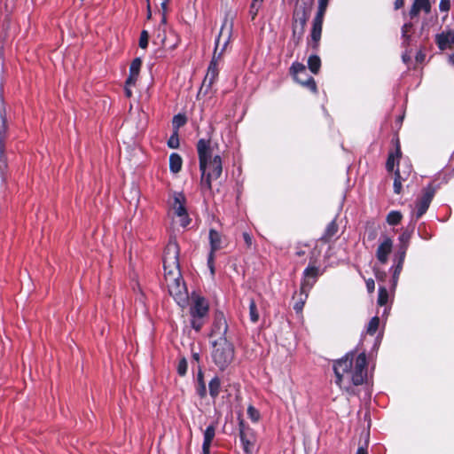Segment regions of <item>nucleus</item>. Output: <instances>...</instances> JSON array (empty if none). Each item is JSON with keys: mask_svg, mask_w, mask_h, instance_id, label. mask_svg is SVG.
I'll list each match as a JSON object with an SVG mask.
<instances>
[{"mask_svg": "<svg viewBox=\"0 0 454 454\" xmlns=\"http://www.w3.org/2000/svg\"><path fill=\"white\" fill-rule=\"evenodd\" d=\"M164 278L169 294L178 302L187 298V292L182 281L179 268V247L176 241H169L163 256Z\"/></svg>", "mask_w": 454, "mask_h": 454, "instance_id": "obj_1", "label": "nucleus"}, {"mask_svg": "<svg viewBox=\"0 0 454 454\" xmlns=\"http://www.w3.org/2000/svg\"><path fill=\"white\" fill-rule=\"evenodd\" d=\"M197 151L201 171V187L211 190L212 181L219 178L223 172L221 156L215 153V147L210 141L205 139L199 140Z\"/></svg>", "mask_w": 454, "mask_h": 454, "instance_id": "obj_2", "label": "nucleus"}, {"mask_svg": "<svg viewBox=\"0 0 454 454\" xmlns=\"http://www.w3.org/2000/svg\"><path fill=\"white\" fill-rule=\"evenodd\" d=\"M333 371L336 383L340 386L344 379L349 380L354 385L364 383L367 377V361L364 353L355 357L353 352L334 362Z\"/></svg>", "mask_w": 454, "mask_h": 454, "instance_id": "obj_3", "label": "nucleus"}, {"mask_svg": "<svg viewBox=\"0 0 454 454\" xmlns=\"http://www.w3.org/2000/svg\"><path fill=\"white\" fill-rule=\"evenodd\" d=\"M231 26L229 28L226 27V23L222 26L220 34L215 42V48L213 55V59L209 64L207 68V74L203 80L202 85L199 91V94L207 93V91L211 89L215 81L216 80L219 70L217 67L218 61L221 59L223 53L225 51V48L229 43L230 35H231Z\"/></svg>", "mask_w": 454, "mask_h": 454, "instance_id": "obj_4", "label": "nucleus"}, {"mask_svg": "<svg viewBox=\"0 0 454 454\" xmlns=\"http://www.w3.org/2000/svg\"><path fill=\"white\" fill-rule=\"evenodd\" d=\"M313 0H296L292 18V41L299 45L313 7Z\"/></svg>", "mask_w": 454, "mask_h": 454, "instance_id": "obj_5", "label": "nucleus"}, {"mask_svg": "<svg viewBox=\"0 0 454 454\" xmlns=\"http://www.w3.org/2000/svg\"><path fill=\"white\" fill-rule=\"evenodd\" d=\"M212 358L220 370L226 369L234 359V347L227 339L212 340Z\"/></svg>", "mask_w": 454, "mask_h": 454, "instance_id": "obj_6", "label": "nucleus"}, {"mask_svg": "<svg viewBox=\"0 0 454 454\" xmlns=\"http://www.w3.org/2000/svg\"><path fill=\"white\" fill-rule=\"evenodd\" d=\"M208 309V303L203 297H192L190 307V315L192 317L191 324L192 327L197 332H199L205 324Z\"/></svg>", "mask_w": 454, "mask_h": 454, "instance_id": "obj_7", "label": "nucleus"}, {"mask_svg": "<svg viewBox=\"0 0 454 454\" xmlns=\"http://www.w3.org/2000/svg\"><path fill=\"white\" fill-rule=\"evenodd\" d=\"M328 2L329 0H318V9L312 21L310 38L308 43L315 50L317 49L321 39L323 20Z\"/></svg>", "mask_w": 454, "mask_h": 454, "instance_id": "obj_8", "label": "nucleus"}, {"mask_svg": "<svg viewBox=\"0 0 454 454\" xmlns=\"http://www.w3.org/2000/svg\"><path fill=\"white\" fill-rule=\"evenodd\" d=\"M184 205L185 198L184 194L175 193L173 201L170 205V212L174 216L177 217L178 223L183 228L186 227L190 223V218Z\"/></svg>", "mask_w": 454, "mask_h": 454, "instance_id": "obj_9", "label": "nucleus"}, {"mask_svg": "<svg viewBox=\"0 0 454 454\" xmlns=\"http://www.w3.org/2000/svg\"><path fill=\"white\" fill-rule=\"evenodd\" d=\"M290 73L294 79L301 83L302 86L307 87L311 91H317V84L313 77L308 76L306 67L299 62H295L290 68Z\"/></svg>", "mask_w": 454, "mask_h": 454, "instance_id": "obj_10", "label": "nucleus"}, {"mask_svg": "<svg viewBox=\"0 0 454 454\" xmlns=\"http://www.w3.org/2000/svg\"><path fill=\"white\" fill-rule=\"evenodd\" d=\"M435 193V190L432 185H428L423 189L422 195L419 198L416 207L417 218L422 216L427 210L434 196Z\"/></svg>", "mask_w": 454, "mask_h": 454, "instance_id": "obj_11", "label": "nucleus"}, {"mask_svg": "<svg viewBox=\"0 0 454 454\" xmlns=\"http://www.w3.org/2000/svg\"><path fill=\"white\" fill-rule=\"evenodd\" d=\"M319 275V269L316 266H309L303 272V281L301 283V294H305V298H308V293L313 285L317 281V278Z\"/></svg>", "mask_w": 454, "mask_h": 454, "instance_id": "obj_12", "label": "nucleus"}, {"mask_svg": "<svg viewBox=\"0 0 454 454\" xmlns=\"http://www.w3.org/2000/svg\"><path fill=\"white\" fill-rule=\"evenodd\" d=\"M228 331V325L226 319L222 314L216 315L213 323L210 338L215 339H227L225 334Z\"/></svg>", "mask_w": 454, "mask_h": 454, "instance_id": "obj_13", "label": "nucleus"}, {"mask_svg": "<svg viewBox=\"0 0 454 454\" xmlns=\"http://www.w3.org/2000/svg\"><path fill=\"white\" fill-rule=\"evenodd\" d=\"M432 5L430 0H413L411 7L409 11L411 20L417 18L420 12L428 14L431 12Z\"/></svg>", "mask_w": 454, "mask_h": 454, "instance_id": "obj_14", "label": "nucleus"}, {"mask_svg": "<svg viewBox=\"0 0 454 454\" xmlns=\"http://www.w3.org/2000/svg\"><path fill=\"white\" fill-rule=\"evenodd\" d=\"M435 43L438 48L442 51L454 47V31L448 30L436 35Z\"/></svg>", "mask_w": 454, "mask_h": 454, "instance_id": "obj_15", "label": "nucleus"}, {"mask_svg": "<svg viewBox=\"0 0 454 454\" xmlns=\"http://www.w3.org/2000/svg\"><path fill=\"white\" fill-rule=\"evenodd\" d=\"M239 436L243 445V450L247 454H252L254 446V439L253 435H249L245 429L243 421L239 423Z\"/></svg>", "mask_w": 454, "mask_h": 454, "instance_id": "obj_16", "label": "nucleus"}, {"mask_svg": "<svg viewBox=\"0 0 454 454\" xmlns=\"http://www.w3.org/2000/svg\"><path fill=\"white\" fill-rule=\"evenodd\" d=\"M392 240L389 238L386 237L383 242L379 246L376 253V256L380 262H387L388 254L392 251Z\"/></svg>", "mask_w": 454, "mask_h": 454, "instance_id": "obj_17", "label": "nucleus"}, {"mask_svg": "<svg viewBox=\"0 0 454 454\" xmlns=\"http://www.w3.org/2000/svg\"><path fill=\"white\" fill-rule=\"evenodd\" d=\"M141 65H142V60L140 59V58H136L131 62L130 67H129V75L128 79L126 80V84L128 86L135 85V83L137 80L138 74H139Z\"/></svg>", "mask_w": 454, "mask_h": 454, "instance_id": "obj_18", "label": "nucleus"}, {"mask_svg": "<svg viewBox=\"0 0 454 454\" xmlns=\"http://www.w3.org/2000/svg\"><path fill=\"white\" fill-rule=\"evenodd\" d=\"M215 425H210L206 428L202 445L203 454H210V446L215 435Z\"/></svg>", "mask_w": 454, "mask_h": 454, "instance_id": "obj_19", "label": "nucleus"}, {"mask_svg": "<svg viewBox=\"0 0 454 454\" xmlns=\"http://www.w3.org/2000/svg\"><path fill=\"white\" fill-rule=\"evenodd\" d=\"M209 240H210V254H214L222 248V238L220 233H218L215 230H210L209 231Z\"/></svg>", "mask_w": 454, "mask_h": 454, "instance_id": "obj_20", "label": "nucleus"}, {"mask_svg": "<svg viewBox=\"0 0 454 454\" xmlns=\"http://www.w3.org/2000/svg\"><path fill=\"white\" fill-rule=\"evenodd\" d=\"M338 225L335 221H332L326 227L325 233L320 238V240L324 243H327L332 240V239L337 234L338 232Z\"/></svg>", "mask_w": 454, "mask_h": 454, "instance_id": "obj_21", "label": "nucleus"}, {"mask_svg": "<svg viewBox=\"0 0 454 454\" xmlns=\"http://www.w3.org/2000/svg\"><path fill=\"white\" fill-rule=\"evenodd\" d=\"M183 160L179 154L172 153L169 157V168L173 173H178L182 168Z\"/></svg>", "mask_w": 454, "mask_h": 454, "instance_id": "obj_22", "label": "nucleus"}, {"mask_svg": "<svg viewBox=\"0 0 454 454\" xmlns=\"http://www.w3.org/2000/svg\"><path fill=\"white\" fill-rule=\"evenodd\" d=\"M165 33H166V15H162L161 24L160 25V27L158 28L157 38L160 40L161 43L165 47H167V46L174 47L175 44L171 45V44L167 43V38H166Z\"/></svg>", "mask_w": 454, "mask_h": 454, "instance_id": "obj_23", "label": "nucleus"}, {"mask_svg": "<svg viewBox=\"0 0 454 454\" xmlns=\"http://www.w3.org/2000/svg\"><path fill=\"white\" fill-rule=\"evenodd\" d=\"M220 387H221L220 379L218 377H214L208 384L209 395H211V397L215 398L218 396V395L220 393Z\"/></svg>", "mask_w": 454, "mask_h": 454, "instance_id": "obj_24", "label": "nucleus"}, {"mask_svg": "<svg viewBox=\"0 0 454 454\" xmlns=\"http://www.w3.org/2000/svg\"><path fill=\"white\" fill-rule=\"evenodd\" d=\"M308 67L313 74H317L321 67L320 58L317 55L310 56L308 59Z\"/></svg>", "mask_w": 454, "mask_h": 454, "instance_id": "obj_25", "label": "nucleus"}, {"mask_svg": "<svg viewBox=\"0 0 454 454\" xmlns=\"http://www.w3.org/2000/svg\"><path fill=\"white\" fill-rule=\"evenodd\" d=\"M197 392H198V395L201 398L205 397L207 395V387H206V384H205V381L203 379V373L200 370L199 371V373H198Z\"/></svg>", "mask_w": 454, "mask_h": 454, "instance_id": "obj_26", "label": "nucleus"}, {"mask_svg": "<svg viewBox=\"0 0 454 454\" xmlns=\"http://www.w3.org/2000/svg\"><path fill=\"white\" fill-rule=\"evenodd\" d=\"M263 0H253L249 7V15L254 20L258 14L259 10L262 6Z\"/></svg>", "mask_w": 454, "mask_h": 454, "instance_id": "obj_27", "label": "nucleus"}, {"mask_svg": "<svg viewBox=\"0 0 454 454\" xmlns=\"http://www.w3.org/2000/svg\"><path fill=\"white\" fill-rule=\"evenodd\" d=\"M402 214L399 211H391L387 216V222L390 225H396L402 220Z\"/></svg>", "mask_w": 454, "mask_h": 454, "instance_id": "obj_28", "label": "nucleus"}, {"mask_svg": "<svg viewBox=\"0 0 454 454\" xmlns=\"http://www.w3.org/2000/svg\"><path fill=\"white\" fill-rule=\"evenodd\" d=\"M249 316H250V320L253 323H257L258 322L259 317H259V312H258L255 301L253 299L249 302Z\"/></svg>", "mask_w": 454, "mask_h": 454, "instance_id": "obj_29", "label": "nucleus"}, {"mask_svg": "<svg viewBox=\"0 0 454 454\" xmlns=\"http://www.w3.org/2000/svg\"><path fill=\"white\" fill-rule=\"evenodd\" d=\"M405 178L402 176L399 170H396L395 173V181H394V191L395 193L399 194L402 191V181Z\"/></svg>", "mask_w": 454, "mask_h": 454, "instance_id": "obj_30", "label": "nucleus"}, {"mask_svg": "<svg viewBox=\"0 0 454 454\" xmlns=\"http://www.w3.org/2000/svg\"><path fill=\"white\" fill-rule=\"evenodd\" d=\"M379 325L380 318L378 317H372L368 324L367 333L371 335H373L377 332Z\"/></svg>", "mask_w": 454, "mask_h": 454, "instance_id": "obj_31", "label": "nucleus"}, {"mask_svg": "<svg viewBox=\"0 0 454 454\" xmlns=\"http://www.w3.org/2000/svg\"><path fill=\"white\" fill-rule=\"evenodd\" d=\"M388 301V293L385 287H380L379 289V297H378V304L380 306H384L387 304Z\"/></svg>", "mask_w": 454, "mask_h": 454, "instance_id": "obj_32", "label": "nucleus"}, {"mask_svg": "<svg viewBox=\"0 0 454 454\" xmlns=\"http://www.w3.org/2000/svg\"><path fill=\"white\" fill-rule=\"evenodd\" d=\"M6 121H5V119L0 115V151L2 152L3 151V147H4V134H5V131H6Z\"/></svg>", "mask_w": 454, "mask_h": 454, "instance_id": "obj_33", "label": "nucleus"}, {"mask_svg": "<svg viewBox=\"0 0 454 454\" xmlns=\"http://www.w3.org/2000/svg\"><path fill=\"white\" fill-rule=\"evenodd\" d=\"M186 121L187 119L184 115L177 114L174 116L172 124L175 129H178L180 127L184 126Z\"/></svg>", "mask_w": 454, "mask_h": 454, "instance_id": "obj_34", "label": "nucleus"}, {"mask_svg": "<svg viewBox=\"0 0 454 454\" xmlns=\"http://www.w3.org/2000/svg\"><path fill=\"white\" fill-rule=\"evenodd\" d=\"M305 294H301V290L300 291V298L299 300L294 303V309L297 313H301L302 311L303 306L306 301Z\"/></svg>", "mask_w": 454, "mask_h": 454, "instance_id": "obj_35", "label": "nucleus"}, {"mask_svg": "<svg viewBox=\"0 0 454 454\" xmlns=\"http://www.w3.org/2000/svg\"><path fill=\"white\" fill-rule=\"evenodd\" d=\"M413 25L411 22L405 23L402 27V35L403 38L408 42L410 40L411 35H409V32L412 28Z\"/></svg>", "mask_w": 454, "mask_h": 454, "instance_id": "obj_36", "label": "nucleus"}, {"mask_svg": "<svg viewBox=\"0 0 454 454\" xmlns=\"http://www.w3.org/2000/svg\"><path fill=\"white\" fill-rule=\"evenodd\" d=\"M148 39H149L148 32L146 30H143L141 32L140 38H139V47L142 49H145L148 45Z\"/></svg>", "mask_w": 454, "mask_h": 454, "instance_id": "obj_37", "label": "nucleus"}, {"mask_svg": "<svg viewBox=\"0 0 454 454\" xmlns=\"http://www.w3.org/2000/svg\"><path fill=\"white\" fill-rule=\"evenodd\" d=\"M187 372V361L185 358H182L177 365V372L180 376H184Z\"/></svg>", "mask_w": 454, "mask_h": 454, "instance_id": "obj_38", "label": "nucleus"}, {"mask_svg": "<svg viewBox=\"0 0 454 454\" xmlns=\"http://www.w3.org/2000/svg\"><path fill=\"white\" fill-rule=\"evenodd\" d=\"M247 414L249 418L254 422L258 421L260 418L259 411L251 405L247 408Z\"/></svg>", "mask_w": 454, "mask_h": 454, "instance_id": "obj_39", "label": "nucleus"}, {"mask_svg": "<svg viewBox=\"0 0 454 454\" xmlns=\"http://www.w3.org/2000/svg\"><path fill=\"white\" fill-rule=\"evenodd\" d=\"M452 0H441L439 9L442 12H449L451 7Z\"/></svg>", "mask_w": 454, "mask_h": 454, "instance_id": "obj_40", "label": "nucleus"}, {"mask_svg": "<svg viewBox=\"0 0 454 454\" xmlns=\"http://www.w3.org/2000/svg\"><path fill=\"white\" fill-rule=\"evenodd\" d=\"M168 145L170 148H177L179 146V139L177 132H175L168 139Z\"/></svg>", "mask_w": 454, "mask_h": 454, "instance_id": "obj_41", "label": "nucleus"}, {"mask_svg": "<svg viewBox=\"0 0 454 454\" xmlns=\"http://www.w3.org/2000/svg\"><path fill=\"white\" fill-rule=\"evenodd\" d=\"M395 156L394 153H390L388 155L387 164H386L387 169L388 171H393L394 167H395Z\"/></svg>", "mask_w": 454, "mask_h": 454, "instance_id": "obj_42", "label": "nucleus"}, {"mask_svg": "<svg viewBox=\"0 0 454 454\" xmlns=\"http://www.w3.org/2000/svg\"><path fill=\"white\" fill-rule=\"evenodd\" d=\"M243 239H244V241L246 243L247 247V248H251V247L253 245V239L250 236V234L247 233V232H244L243 233Z\"/></svg>", "mask_w": 454, "mask_h": 454, "instance_id": "obj_43", "label": "nucleus"}, {"mask_svg": "<svg viewBox=\"0 0 454 454\" xmlns=\"http://www.w3.org/2000/svg\"><path fill=\"white\" fill-rule=\"evenodd\" d=\"M411 239V233L408 232V231H404L401 236H400V240L401 242L406 247L407 244L409 243V240Z\"/></svg>", "mask_w": 454, "mask_h": 454, "instance_id": "obj_44", "label": "nucleus"}, {"mask_svg": "<svg viewBox=\"0 0 454 454\" xmlns=\"http://www.w3.org/2000/svg\"><path fill=\"white\" fill-rule=\"evenodd\" d=\"M214 258H215V254H209L208 259H207V264H208V267H209L210 271H211L212 274H214V272H215Z\"/></svg>", "mask_w": 454, "mask_h": 454, "instance_id": "obj_45", "label": "nucleus"}, {"mask_svg": "<svg viewBox=\"0 0 454 454\" xmlns=\"http://www.w3.org/2000/svg\"><path fill=\"white\" fill-rule=\"evenodd\" d=\"M366 287L369 293H372L375 289V283L372 278H369L366 280Z\"/></svg>", "mask_w": 454, "mask_h": 454, "instance_id": "obj_46", "label": "nucleus"}, {"mask_svg": "<svg viewBox=\"0 0 454 454\" xmlns=\"http://www.w3.org/2000/svg\"><path fill=\"white\" fill-rule=\"evenodd\" d=\"M170 0H162L160 5H161V9L163 11V14L162 15H165L166 12L168 11V4L169 3Z\"/></svg>", "mask_w": 454, "mask_h": 454, "instance_id": "obj_47", "label": "nucleus"}, {"mask_svg": "<svg viewBox=\"0 0 454 454\" xmlns=\"http://www.w3.org/2000/svg\"><path fill=\"white\" fill-rule=\"evenodd\" d=\"M394 4H395V9L398 10V9L403 7L404 0H395Z\"/></svg>", "mask_w": 454, "mask_h": 454, "instance_id": "obj_48", "label": "nucleus"}, {"mask_svg": "<svg viewBox=\"0 0 454 454\" xmlns=\"http://www.w3.org/2000/svg\"><path fill=\"white\" fill-rule=\"evenodd\" d=\"M425 58V55L422 52H419L416 56V60L418 62H421Z\"/></svg>", "mask_w": 454, "mask_h": 454, "instance_id": "obj_49", "label": "nucleus"}, {"mask_svg": "<svg viewBox=\"0 0 454 454\" xmlns=\"http://www.w3.org/2000/svg\"><path fill=\"white\" fill-rule=\"evenodd\" d=\"M129 87H130V86H128V85L126 84V87H125V94H126V96H127L128 98H130V97H131V95H132V91H131V90L129 89Z\"/></svg>", "mask_w": 454, "mask_h": 454, "instance_id": "obj_50", "label": "nucleus"}, {"mask_svg": "<svg viewBox=\"0 0 454 454\" xmlns=\"http://www.w3.org/2000/svg\"><path fill=\"white\" fill-rule=\"evenodd\" d=\"M192 359L195 360L196 362H199L200 361V354L197 352H192Z\"/></svg>", "mask_w": 454, "mask_h": 454, "instance_id": "obj_51", "label": "nucleus"}, {"mask_svg": "<svg viewBox=\"0 0 454 454\" xmlns=\"http://www.w3.org/2000/svg\"><path fill=\"white\" fill-rule=\"evenodd\" d=\"M356 454H367L366 450L364 448H359L357 450Z\"/></svg>", "mask_w": 454, "mask_h": 454, "instance_id": "obj_52", "label": "nucleus"}, {"mask_svg": "<svg viewBox=\"0 0 454 454\" xmlns=\"http://www.w3.org/2000/svg\"><path fill=\"white\" fill-rule=\"evenodd\" d=\"M147 2V9H148V12H147V16H148V19L151 18V9H150V3L149 1H146Z\"/></svg>", "mask_w": 454, "mask_h": 454, "instance_id": "obj_53", "label": "nucleus"}, {"mask_svg": "<svg viewBox=\"0 0 454 454\" xmlns=\"http://www.w3.org/2000/svg\"><path fill=\"white\" fill-rule=\"evenodd\" d=\"M450 61L454 64V54L450 57Z\"/></svg>", "mask_w": 454, "mask_h": 454, "instance_id": "obj_54", "label": "nucleus"}, {"mask_svg": "<svg viewBox=\"0 0 454 454\" xmlns=\"http://www.w3.org/2000/svg\"><path fill=\"white\" fill-rule=\"evenodd\" d=\"M400 154H401V152H400V148L398 146L397 149H396V156L399 157Z\"/></svg>", "mask_w": 454, "mask_h": 454, "instance_id": "obj_55", "label": "nucleus"}, {"mask_svg": "<svg viewBox=\"0 0 454 454\" xmlns=\"http://www.w3.org/2000/svg\"><path fill=\"white\" fill-rule=\"evenodd\" d=\"M297 254H298L299 256H301V255H303V254H304V252H298V253H297Z\"/></svg>", "mask_w": 454, "mask_h": 454, "instance_id": "obj_56", "label": "nucleus"}]
</instances>
